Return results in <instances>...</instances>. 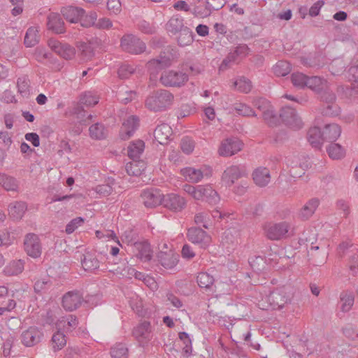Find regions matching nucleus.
I'll list each match as a JSON object with an SVG mask.
<instances>
[{
	"label": "nucleus",
	"instance_id": "obj_37",
	"mask_svg": "<svg viewBox=\"0 0 358 358\" xmlns=\"http://www.w3.org/2000/svg\"><path fill=\"white\" fill-rule=\"evenodd\" d=\"M186 28L184 27L182 18L178 16L171 17L166 24L167 31L174 34L182 31Z\"/></svg>",
	"mask_w": 358,
	"mask_h": 358
},
{
	"label": "nucleus",
	"instance_id": "obj_30",
	"mask_svg": "<svg viewBox=\"0 0 358 358\" xmlns=\"http://www.w3.org/2000/svg\"><path fill=\"white\" fill-rule=\"evenodd\" d=\"M181 174L185 178V180L190 182H199L203 178V173L201 169H196L193 167H186L182 169Z\"/></svg>",
	"mask_w": 358,
	"mask_h": 358
},
{
	"label": "nucleus",
	"instance_id": "obj_59",
	"mask_svg": "<svg viewBox=\"0 0 358 358\" xmlns=\"http://www.w3.org/2000/svg\"><path fill=\"white\" fill-rule=\"evenodd\" d=\"M343 334L350 341H355L358 340V329L351 324H348L343 329Z\"/></svg>",
	"mask_w": 358,
	"mask_h": 358
},
{
	"label": "nucleus",
	"instance_id": "obj_43",
	"mask_svg": "<svg viewBox=\"0 0 358 358\" xmlns=\"http://www.w3.org/2000/svg\"><path fill=\"white\" fill-rule=\"evenodd\" d=\"M0 185L7 191H15L17 188L16 180L6 174H0Z\"/></svg>",
	"mask_w": 358,
	"mask_h": 358
},
{
	"label": "nucleus",
	"instance_id": "obj_26",
	"mask_svg": "<svg viewBox=\"0 0 358 358\" xmlns=\"http://www.w3.org/2000/svg\"><path fill=\"white\" fill-rule=\"evenodd\" d=\"M252 177L254 182L259 187H265L270 182V171L266 168L259 167L254 171Z\"/></svg>",
	"mask_w": 358,
	"mask_h": 358
},
{
	"label": "nucleus",
	"instance_id": "obj_55",
	"mask_svg": "<svg viewBox=\"0 0 358 358\" xmlns=\"http://www.w3.org/2000/svg\"><path fill=\"white\" fill-rule=\"evenodd\" d=\"M82 265L85 271H92L99 267V262L96 258L85 257L82 262Z\"/></svg>",
	"mask_w": 358,
	"mask_h": 358
},
{
	"label": "nucleus",
	"instance_id": "obj_58",
	"mask_svg": "<svg viewBox=\"0 0 358 358\" xmlns=\"http://www.w3.org/2000/svg\"><path fill=\"white\" fill-rule=\"evenodd\" d=\"M193 41L192 32L188 28L184 29V30L180 32V35L178 38V44L181 46H185L191 43Z\"/></svg>",
	"mask_w": 358,
	"mask_h": 358
},
{
	"label": "nucleus",
	"instance_id": "obj_41",
	"mask_svg": "<svg viewBox=\"0 0 358 358\" xmlns=\"http://www.w3.org/2000/svg\"><path fill=\"white\" fill-rule=\"evenodd\" d=\"M234 86L238 92L245 94L249 93L252 87L251 81L245 77H240L235 80Z\"/></svg>",
	"mask_w": 358,
	"mask_h": 358
},
{
	"label": "nucleus",
	"instance_id": "obj_50",
	"mask_svg": "<svg viewBox=\"0 0 358 358\" xmlns=\"http://www.w3.org/2000/svg\"><path fill=\"white\" fill-rule=\"evenodd\" d=\"M191 13L196 17L204 18L209 17L213 12L206 3L204 6H194L191 10Z\"/></svg>",
	"mask_w": 358,
	"mask_h": 358
},
{
	"label": "nucleus",
	"instance_id": "obj_24",
	"mask_svg": "<svg viewBox=\"0 0 358 358\" xmlns=\"http://www.w3.org/2000/svg\"><path fill=\"white\" fill-rule=\"evenodd\" d=\"M341 128L336 124H327L322 131L323 140L326 141L334 142L341 136Z\"/></svg>",
	"mask_w": 358,
	"mask_h": 358
},
{
	"label": "nucleus",
	"instance_id": "obj_42",
	"mask_svg": "<svg viewBox=\"0 0 358 358\" xmlns=\"http://www.w3.org/2000/svg\"><path fill=\"white\" fill-rule=\"evenodd\" d=\"M194 222L196 224H201L206 229H208L212 226V219L210 218V213L208 211L196 213L194 216Z\"/></svg>",
	"mask_w": 358,
	"mask_h": 358
},
{
	"label": "nucleus",
	"instance_id": "obj_35",
	"mask_svg": "<svg viewBox=\"0 0 358 358\" xmlns=\"http://www.w3.org/2000/svg\"><path fill=\"white\" fill-rule=\"evenodd\" d=\"M322 131L318 126L313 127L308 130V141L315 148H319L323 140Z\"/></svg>",
	"mask_w": 358,
	"mask_h": 358
},
{
	"label": "nucleus",
	"instance_id": "obj_40",
	"mask_svg": "<svg viewBox=\"0 0 358 358\" xmlns=\"http://www.w3.org/2000/svg\"><path fill=\"white\" fill-rule=\"evenodd\" d=\"M138 250L136 256L142 261L148 262L150 261L152 256V252L150 248V244L147 243H139L137 245Z\"/></svg>",
	"mask_w": 358,
	"mask_h": 358
},
{
	"label": "nucleus",
	"instance_id": "obj_6",
	"mask_svg": "<svg viewBox=\"0 0 358 358\" xmlns=\"http://www.w3.org/2000/svg\"><path fill=\"white\" fill-rule=\"evenodd\" d=\"M120 45L124 51L131 54L142 53L146 48L145 43L133 34L123 36L121 38Z\"/></svg>",
	"mask_w": 358,
	"mask_h": 358
},
{
	"label": "nucleus",
	"instance_id": "obj_9",
	"mask_svg": "<svg viewBox=\"0 0 358 358\" xmlns=\"http://www.w3.org/2000/svg\"><path fill=\"white\" fill-rule=\"evenodd\" d=\"M187 238L189 241L198 244L201 248H207L211 243V237L201 228L192 227L188 229Z\"/></svg>",
	"mask_w": 358,
	"mask_h": 358
},
{
	"label": "nucleus",
	"instance_id": "obj_11",
	"mask_svg": "<svg viewBox=\"0 0 358 358\" xmlns=\"http://www.w3.org/2000/svg\"><path fill=\"white\" fill-rule=\"evenodd\" d=\"M133 335L143 345L149 343L152 338V329L150 322L143 321L134 328Z\"/></svg>",
	"mask_w": 358,
	"mask_h": 358
},
{
	"label": "nucleus",
	"instance_id": "obj_34",
	"mask_svg": "<svg viewBox=\"0 0 358 358\" xmlns=\"http://www.w3.org/2000/svg\"><path fill=\"white\" fill-rule=\"evenodd\" d=\"M306 87L319 92L327 87V81L319 76L307 77Z\"/></svg>",
	"mask_w": 358,
	"mask_h": 358
},
{
	"label": "nucleus",
	"instance_id": "obj_39",
	"mask_svg": "<svg viewBox=\"0 0 358 358\" xmlns=\"http://www.w3.org/2000/svg\"><path fill=\"white\" fill-rule=\"evenodd\" d=\"M24 262L22 259L12 261L5 269V272L9 275H17L24 270Z\"/></svg>",
	"mask_w": 358,
	"mask_h": 358
},
{
	"label": "nucleus",
	"instance_id": "obj_49",
	"mask_svg": "<svg viewBox=\"0 0 358 358\" xmlns=\"http://www.w3.org/2000/svg\"><path fill=\"white\" fill-rule=\"evenodd\" d=\"M248 47L245 44H241L238 45L234 51L229 54L233 55L234 62L237 63L240 59L248 55Z\"/></svg>",
	"mask_w": 358,
	"mask_h": 358
},
{
	"label": "nucleus",
	"instance_id": "obj_14",
	"mask_svg": "<svg viewBox=\"0 0 358 358\" xmlns=\"http://www.w3.org/2000/svg\"><path fill=\"white\" fill-rule=\"evenodd\" d=\"M245 176L243 169L236 165L227 167L222 175V182L228 187L232 186L236 180Z\"/></svg>",
	"mask_w": 358,
	"mask_h": 358
},
{
	"label": "nucleus",
	"instance_id": "obj_19",
	"mask_svg": "<svg viewBox=\"0 0 358 358\" xmlns=\"http://www.w3.org/2000/svg\"><path fill=\"white\" fill-rule=\"evenodd\" d=\"M61 13L67 21L71 23H77L80 20L85 12L82 8L67 6L62 8Z\"/></svg>",
	"mask_w": 358,
	"mask_h": 358
},
{
	"label": "nucleus",
	"instance_id": "obj_60",
	"mask_svg": "<svg viewBox=\"0 0 358 358\" xmlns=\"http://www.w3.org/2000/svg\"><path fill=\"white\" fill-rule=\"evenodd\" d=\"M81 59L88 61L94 56V52L90 45L82 43L80 47Z\"/></svg>",
	"mask_w": 358,
	"mask_h": 358
},
{
	"label": "nucleus",
	"instance_id": "obj_44",
	"mask_svg": "<svg viewBox=\"0 0 358 358\" xmlns=\"http://www.w3.org/2000/svg\"><path fill=\"white\" fill-rule=\"evenodd\" d=\"M52 342L54 351L60 350L66 344V336L63 332L58 330L55 334H53Z\"/></svg>",
	"mask_w": 358,
	"mask_h": 358
},
{
	"label": "nucleus",
	"instance_id": "obj_36",
	"mask_svg": "<svg viewBox=\"0 0 358 358\" xmlns=\"http://www.w3.org/2000/svg\"><path fill=\"white\" fill-rule=\"evenodd\" d=\"M196 282L199 287L210 289L214 285L215 278L207 272H200L196 276Z\"/></svg>",
	"mask_w": 358,
	"mask_h": 358
},
{
	"label": "nucleus",
	"instance_id": "obj_47",
	"mask_svg": "<svg viewBox=\"0 0 358 358\" xmlns=\"http://www.w3.org/2000/svg\"><path fill=\"white\" fill-rule=\"evenodd\" d=\"M234 110L238 115L243 117L256 116L253 109L245 103H237L233 106Z\"/></svg>",
	"mask_w": 358,
	"mask_h": 358
},
{
	"label": "nucleus",
	"instance_id": "obj_7",
	"mask_svg": "<svg viewBox=\"0 0 358 358\" xmlns=\"http://www.w3.org/2000/svg\"><path fill=\"white\" fill-rule=\"evenodd\" d=\"M24 248L26 253L29 257L36 259L41 257L42 245L38 235L29 233L25 236Z\"/></svg>",
	"mask_w": 358,
	"mask_h": 358
},
{
	"label": "nucleus",
	"instance_id": "obj_46",
	"mask_svg": "<svg viewBox=\"0 0 358 358\" xmlns=\"http://www.w3.org/2000/svg\"><path fill=\"white\" fill-rule=\"evenodd\" d=\"M90 135L94 139H102L106 136V130L103 124L96 123L89 128Z\"/></svg>",
	"mask_w": 358,
	"mask_h": 358
},
{
	"label": "nucleus",
	"instance_id": "obj_8",
	"mask_svg": "<svg viewBox=\"0 0 358 358\" xmlns=\"http://www.w3.org/2000/svg\"><path fill=\"white\" fill-rule=\"evenodd\" d=\"M83 301V295L80 291L72 290L63 296L62 304L66 310L71 312L78 309Z\"/></svg>",
	"mask_w": 358,
	"mask_h": 358
},
{
	"label": "nucleus",
	"instance_id": "obj_33",
	"mask_svg": "<svg viewBox=\"0 0 358 358\" xmlns=\"http://www.w3.org/2000/svg\"><path fill=\"white\" fill-rule=\"evenodd\" d=\"M320 205V200L317 198L310 199L301 208L300 216L303 220L310 217Z\"/></svg>",
	"mask_w": 358,
	"mask_h": 358
},
{
	"label": "nucleus",
	"instance_id": "obj_3",
	"mask_svg": "<svg viewBox=\"0 0 358 358\" xmlns=\"http://www.w3.org/2000/svg\"><path fill=\"white\" fill-rule=\"evenodd\" d=\"M264 236L270 241H282L294 234V228L287 221L267 222L262 225Z\"/></svg>",
	"mask_w": 358,
	"mask_h": 358
},
{
	"label": "nucleus",
	"instance_id": "obj_64",
	"mask_svg": "<svg viewBox=\"0 0 358 358\" xmlns=\"http://www.w3.org/2000/svg\"><path fill=\"white\" fill-rule=\"evenodd\" d=\"M84 222V219L78 217L73 219L66 227V232L68 234H72L78 226H80Z\"/></svg>",
	"mask_w": 358,
	"mask_h": 358
},
{
	"label": "nucleus",
	"instance_id": "obj_61",
	"mask_svg": "<svg viewBox=\"0 0 358 358\" xmlns=\"http://www.w3.org/2000/svg\"><path fill=\"white\" fill-rule=\"evenodd\" d=\"M99 102V99L96 96H94L91 92L85 93L81 99L80 103L87 106H93L97 104Z\"/></svg>",
	"mask_w": 358,
	"mask_h": 358
},
{
	"label": "nucleus",
	"instance_id": "obj_48",
	"mask_svg": "<svg viewBox=\"0 0 358 358\" xmlns=\"http://www.w3.org/2000/svg\"><path fill=\"white\" fill-rule=\"evenodd\" d=\"M17 87L18 92L23 96H27L29 94L30 81L27 76H23L17 79Z\"/></svg>",
	"mask_w": 358,
	"mask_h": 358
},
{
	"label": "nucleus",
	"instance_id": "obj_29",
	"mask_svg": "<svg viewBox=\"0 0 358 358\" xmlns=\"http://www.w3.org/2000/svg\"><path fill=\"white\" fill-rule=\"evenodd\" d=\"M169 65V62L167 60L163 59H152L148 62L147 66L150 72V82L156 81L157 76V70L162 69Z\"/></svg>",
	"mask_w": 358,
	"mask_h": 358
},
{
	"label": "nucleus",
	"instance_id": "obj_15",
	"mask_svg": "<svg viewBox=\"0 0 358 358\" xmlns=\"http://www.w3.org/2000/svg\"><path fill=\"white\" fill-rule=\"evenodd\" d=\"M241 142L236 138H227L222 141L218 154L222 157H230L241 150Z\"/></svg>",
	"mask_w": 358,
	"mask_h": 358
},
{
	"label": "nucleus",
	"instance_id": "obj_18",
	"mask_svg": "<svg viewBox=\"0 0 358 358\" xmlns=\"http://www.w3.org/2000/svg\"><path fill=\"white\" fill-rule=\"evenodd\" d=\"M157 258L161 265L166 269L173 268L178 262V255L172 250L160 251L157 255Z\"/></svg>",
	"mask_w": 358,
	"mask_h": 358
},
{
	"label": "nucleus",
	"instance_id": "obj_20",
	"mask_svg": "<svg viewBox=\"0 0 358 358\" xmlns=\"http://www.w3.org/2000/svg\"><path fill=\"white\" fill-rule=\"evenodd\" d=\"M138 118L136 116L129 117L122 124L120 130V137L122 140L129 139L138 128Z\"/></svg>",
	"mask_w": 358,
	"mask_h": 358
},
{
	"label": "nucleus",
	"instance_id": "obj_53",
	"mask_svg": "<svg viewBox=\"0 0 358 358\" xmlns=\"http://www.w3.org/2000/svg\"><path fill=\"white\" fill-rule=\"evenodd\" d=\"M194 147L195 142L191 138L185 136L181 139L180 148L185 154L189 155L192 153L194 149Z\"/></svg>",
	"mask_w": 358,
	"mask_h": 358
},
{
	"label": "nucleus",
	"instance_id": "obj_22",
	"mask_svg": "<svg viewBox=\"0 0 358 358\" xmlns=\"http://www.w3.org/2000/svg\"><path fill=\"white\" fill-rule=\"evenodd\" d=\"M309 259L315 265L324 264L328 257V252L324 248H320L319 246H311L308 250Z\"/></svg>",
	"mask_w": 358,
	"mask_h": 358
},
{
	"label": "nucleus",
	"instance_id": "obj_16",
	"mask_svg": "<svg viewBox=\"0 0 358 358\" xmlns=\"http://www.w3.org/2000/svg\"><path fill=\"white\" fill-rule=\"evenodd\" d=\"M48 45L55 53L65 59H71L76 55L75 48L69 44H63L56 40L50 39Z\"/></svg>",
	"mask_w": 358,
	"mask_h": 358
},
{
	"label": "nucleus",
	"instance_id": "obj_10",
	"mask_svg": "<svg viewBox=\"0 0 358 358\" xmlns=\"http://www.w3.org/2000/svg\"><path fill=\"white\" fill-rule=\"evenodd\" d=\"M164 194L157 189H145L141 194V199L146 208H155L162 205Z\"/></svg>",
	"mask_w": 358,
	"mask_h": 358
},
{
	"label": "nucleus",
	"instance_id": "obj_25",
	"mask_svg": "<svg viewBox=\"0 0 358 358\" xmlns=\"http://www.w3.org/2000/svg\"><path fill=\"white\" fill-rule=\"evenodd\" d=\"M48 27L56 34H63L66 29L64 22L57 13H51L48 17Z\"/></svg>",
	"mask_w": 358,
	"mask_h": 358
},
{
	"label": "nucleus",
	"instance_id": "obj_23",
	"mask_svg": "<svg viewBox=\"0 0 358 358\" xmlns=\"http://www.w3.org/2000/svg\"><path fill=\"white\" fill-rule=\"evenodd\" d=\"M78 324V319L76 316L68 315L62 317L56 323V327L58 330L66 332L71 331L76 329Z\"/></svg>",
	"mask_w": 358,
	"mask_h": 358
},
{
	"label": "nucleus",
	"instance_id": "obj_32",
	"mask_svg": "<svg viewBox=\"0 0 358 358\" xmlns=\"http://www.w3.org/2000/svg\"><path fill=\"white\" fill-rule=\"evenodd\" d=\"M125 169L129 176H138L145 170V163L143 160L132 159L131 162L127 163Z\"/></svg>",
	"mask_w": 358,
	"mask_h": 358
},
{
	"label": "nucleus",
	"instance_id": "obj_51",
	"mask_svg": "<svg viewBox=\"0 0 358 358\" xmlns=\"http://www.w3.org/2000/svg\"><path fill=\"white\" fill-rule=\"evenodd\" d=\"M110 355L112 358H127L128 349L122 343H118L111 348Z\"/></svg>",
	"mask_w": 358,
	"mask_h": 358
},
{
	"label": "nucleus",
	"instance_id": "obj_57",
	"mask_svg": "<svg viewBox=\"0 0 358 358\" xmlns=\"http://www.w3.org/2000/svg\"><path fill=\"white\" fill-rule=\"evenodd\" d=\"M307 77L301 73H294L291 77L292 83L296 87L303 88L306 87Z\"/></svg>",
	"mask_w": 358,
	"mask_h": 358
},
{
	"label": "nucleus",
	"instance_id": "obj_27",
	"mask_svg": "<svg viewBox=\"0 0 358 358\" xmlns=\"http://www.w3.org/2000/svg\"><path fill=\"white\" fill-rule=\"evenodd\" d=\"M27 209V204L23 201H14L8 206V215L13 220H20Z\"/></svg>",
	"mask_w": 358,
	"mask_h": 358
},
{
	"label": "nucleus",
	"instance_id": "obj_52",
	"mask_svg": "<svg viewBox=\"0 0 358 358\" xmlns=\"http://www.w3.org/2000/svg\"><path fill=\"white\" fill-rule=\"evenodd\" d=\"M329 156L334 159H341L344 156L343 148L338 143H332L327 148Z\"/></svg>",
	"mask_w": 358,
	"mask_h": 358
},
{
	"label": "nucleus",
	"instance_id": "obj_63",
	"mask_svg": "<svg viewBox=\"0 0 358 358\" xmlns=\"http://www.w3.org/2000/svg\"><path fill=\"white\" fill-rule=\"evenodd\" d=\"M134 73V68L129 64L122 65L117 71L118 76L121 79H127Z\"/></svg>",
	"mask_w": 358,
	"mask_h": 358
},
{
	"label": "nucleus",
	"instance_id": "obj_56",
	"mask_svg": "<svg viewBox=\"0 0 358 358\" xmlns=\"http://www.w3.org/2000/svg\"><path fill=\"white\" fill-rule=\"evenodd\" d=\"M263 118L266 124L271 127L276 125L278 121V116L274 113L272 106L264 111Z\"/></svg>",
	"mask_w": 358,
	"mask_h": 358
},
{
	"label": "nucleus",
	"instance_id": "obj_13",
	"mask_svg": "<svg viewBox=\"0 0 358 358\" xmlns=\"http://www.w3.org/2000/svg\"><path fill=\"white\" fill-rule=\"evenodd\" d=\"M187 201L182 196L176 194H168L163 196L162 205L173 212H180L186 206Z\"/></svg>",
	"mask_w": 358,
	"mask_h": 358
},
{
	"label": "nucleus",
	"instance_id": "obj_45",
	"mask_svg": "<svg viewBox=\"0 0 358 358\" xmlns=\"http://www.w3.org/2000/svg\"><path fill=\"white\" fill-rule=\"evenodd\" d=\"M273 73L277 76H285L291 71V65L286 61H279L273 67Z\"/></svg>",
	"mask_w": 358,
	"mask_h": 358
},
{
	"label": "nucleus",
	"instance_id": "obj_2",
	"mask_svg": "<svg viewBox=\"0 0 358 358\" xmlns=\"http://www.w3.org/2000/svg\"><path fill=\"white\" fill-rule=\"evenodd\" d=\"M174 102V95L169 90L160 89L150 93L145 101L150 111L162 112L169 109Z\"/></svg>",
	"mask_w": 358,
	"mask_h": 358
},
{
	"label": "nucleus",
	"instance_id": "obj_1",
	"mask_svg": "<svg viewBox=\"0 0 358 358\" xmlns=\"http://www.w3.org/2000/svg\"><path fill=\"white\" fill-rule=\"evenodd\" d=\"M293 288L289 285L278 287L265 299L259 301L258 306L262 310L280 309L291 301L293 297Z\"/></svg>",
	"mask_w": 358,
	"mask_h": 358
},
{
	"label": "nucleus",
	"instance_id": "obj_12",
	"mask_svg": "<svg viewBox=\"0 0 358 358\" xmlns=\"http://www.w3.org/2000/svg\"><path fill=\"white\" fill-rule=\"evenodd\" d=\"M280 117L287 125L294 129H299L303 127V122L296 110L291 107L282 108L280 110Z\"/></svg>",
	"mask_w": 358,
	"mask_h": 358
},
{
	"label": "nucleus",
	"instance_id": "obj_5",
	"mask_svg": "<svg viewBox=\"0 0 358 358\" xmlns=\"http://www.w3.org/2000/svg\"><path fill=\"white\" fill-rule=\"evenodd\" d=\"M189 76L182 71L173 70L165 71L160 76L161 83L167 87H180L188 81Z\"/></svg>",
	"mask_w": 358,
	"mask_h": 358
},
{
	"label": "nucleus",
	"instance_id": "obj_54",
	"mask_svg": "<svg viewBox=\"0 0 358 358\" xmlns=\"http://www.w3.org/2000/svg\"><path fill=\"white\" fill-rule=\"evenodd\" d=\"M97 19V14L96 12H90L88 14L84 15L80 19L81 25L84 27H90L92 26L96 27V21Z\"/></svg>",
	"mask_w": 358,
	"mask_h": 358
},
{
	"label": "nucleus",
	"instance_id": "obj_4",
	"mask_svg": "<svg viewBox=\"0 0 358 358\" xmlns=\"http://www.w3.org/2000/svg\"><path fill=\"white\" fill-rule=\"evenodd\" d=\"M183 189L196 200L205 201L210 204H216L220 201L217 192L210 185L193 186L186 184Z\"/></svg>",
	"mask_w": 358,
	"mask_h": 358
},
{
	"label": "nucleus",
	"instance_id": "obj_28",
	"mask_svg": "<svg viewBox=\"0 0 358 358\" xmlns=\"http://www.w3.org/2000/svg\"><path fill=\"white\" fill-rule=\"evenodd\" d=\"M341 311L349 312L355 303V295L352 292L345 290L340 294Z\"/></svg>",
	"mask_w": 358,
	"mask_h": 358
},
{
	"label": "nucleus",
	"instance_id": "obj_21",
	"mask_svg": "<svg viewBox=\"0 0 358 358\" xmlns=\"http://www.w3.org/2000/svg\"><path fill=\"white\" fill-rule=\"evenodd\" d=\"M171 127L165 123L158 125L154 131V138L159 144H167L172 136Z\"/></svg>",
	"mask_w": 358,
	"mask_h": 358
},
{
	"label": "nucleus",
	"instance_id": "obj_38",
	"mask_svg": "<svg viewBox=\"0 0 358 358\" xmlns=\"http://www.w3.org/2000/svg\"><path fill=\"white\" fill-rule=\"evenodd\" d=\"M39 41L38 29L37 27H29L24 36V44L27 47H33Z\"/></svg>",
	"mask_w": 358,
	"mask_h": 358
},
{
	"label": "nucleus",
	"instance_id": "obj_31",
	"mask_svg": "<svg viewBox=\"0 0 358 358\" xmlns=\"http://www.w3.org/2000/svg\"><path fill=\"white\" fill-rule=\"evenodd\" d=\"M145 143L141 140L134 141L130 143L127 148L128 156L131 159H138L144 151Z\"/></svg>",
	"mask_w": 358,
	"mask_h": 358
},
{
	"label": "nucleus",
	"instance_id": "obj_17",
	"mask_svg": "<svg viewBox=\"0 0 358 358\" xmlns=\"http://www.w3.org/2000/svg\"><path fill=\"white\" fill-rule=\"evenodd\" d=\"M21 337L25 346L31 347L40 343L43 334L38 328L31 327L24 331Z\"/></svg>",
	"mask_w": 358,
	"mask_h": 358
},
{
	"label": "nucleus",
	"instance_id": "obj_62",
	"mask_svg": "<svg viewBox=\"0 0 358 358\" xmlns=\"http://www.w3.org/2000/svg\"><path fill=\"white\" fill-rule=\"evenodd\" d=\"M136 95L134 91H124V89H121L117 93L118 98L125 104L132 101Z\"/></svg>",
	"mask_w": 358,
	"mask_h": 358
}]
</instances>
